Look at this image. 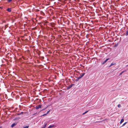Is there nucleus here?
Wrapping results in <instances>:
<instances>
[{
  "label": "nucleus",
  "instance_id": "obj_1",
  "mask_svg": "<svg viewBox=\"0 0 128 128\" xmlns=\"http://www.w3.org/2000/svg\"><path fill=\"white\" fill-rule=\"evenodd\" d=\"M42 105L41 104H39L36 107V109H38L41 108Z\"/></svg>",
  "mask_w": 128,
  "mask_h": 128
},
{
  "label": "nucleus",
  "instance_id": "obj_2",
  "mask_svg": "<svg viewBox=\"0 0 128 128\" xmlns=\"http://www.w3.org/2000/svg\"><path fill=\"white\" fill-rule=\"evenodd\" d=\"M109 58H108L106 59V60L102 63V64H104L109 60Z\"/></svg>",
  "mask_w": 128,
  "mask_h": 128
},
{
  "label": "nucleus",
  "instance_id": "obj_3",
  "mask_svg": "<svg viewBox=\"0 0 128 128\" xmlns=\"http://www.w3.org/2000/svg\"><path fill=\"white\" fill-rule=\"evenodd\" d=\"M47 125V123H44V125L41 128H45L46 127Z\"/></svg>",
  "mask_w": 128,
  "mask_h": 128
},
{
  "label": "nucleus",
  "instance_id": "obj_4",
  "mask_svg": "<svg viewBox=\"0 0 128 128\" xmlns=\"http://www.w3.org/2000/svg\"><path fill=\"white\" fill-rule=\"evenodd\" d=\"M74 85V84H72L70 85L68 87V89L70 88Z\"/></svg>",
  "mask_w": 128,
  "mask_h": 128
},
{
  "label": "nucleus",
  "instance_id": "obj_5",
  "mask_svg": "<svg viewBox=\"0 0 128 128\" xmlns=\"http://www.w3.org/2000/svg\"><path fill=\"white\" fill-rule=\"evenodd\" d=\"M16 125V124H15V123H13L11 127L12 128H13Z\"/></svg>",
  "mask_w": 128,
  "mask_h": 128
},
{
  "label": "nucleus",
  "instance_id": "obj_6",
  "mask_svg": "<svg viewBox=\"0 0 128 128\" xmlns=\"http://www.w3.org/2000/svg\"><path fill=\"white\" fill-rule=\"evenodd\" d=\"M124 121V119H122L120 121V124H121Z\"/></svg>",
  "mask_w": 128,
  "mask_h": 128
},
{
  "label": "nucleus",
  "instance_id": "obj_7",
  "mask_svg": "<svg viewBox=\"0 0 128 128\" xmlns=\"http://www.w3.org/2000/svg\"><path fill=\"white\" fill-rule=\"evenodd\" d=\"M126 70H125L123 71L121 73H120V74L119 75H121L122 74V73H124V72H126Z\"/></svg>",
  "mask_w": 128,
  "mask_h": 128
},
{
  "label": "nucleus",
  "instance_id": "obj_8",
  "mask_svg": "<svg viewBox=\"0 0 128 128\" xmlns=\"http://www.w3.org/2000/svg\"><path fill=\"white\" fill-rule=\"evenodd\" d=\"M54 126V125H50V126L48 128H52Z\"/></svg>",
  "mask_w": 128,
  "mask_h": 128
},
{
  "label": "nucleus",
  "instance_id": "obj_9",
  "mask_svg": "<svg viewBox=\"0 0 128 128\" xmlns=\"http://www.w3.org/2000/svg\"><path fill=\"white\" fill-rule=\"evenodd\" d=\"M114 64H114L113 63H112L110 65V66H109V67H111V66H112L114 65Z\"/></svg>",
  "mask_w": 128,
  "mask_h": 128
},
{
  "label": "nucleus",
  "instance_id": "obj_10",
  "mask_svg": "<svg viewBox=\"0 0 128 128\" xmlns=\"http://www.w3.org/2000/svg\"><path fill=\"white\" fill-rule=\"evenodd\" d=\"M23 113V112H22L20 113H18L17 114V115H20L21 114H22Z\"/></svg>",
  "mask_w": 128,
  "mask_h": 128
},
{
  "label": "nucleus",
  "instance_id": "obj_11",
  "mask_svg": "<svg viewBox=\"0 0 128 128\" xmlns=\"http://www.w3.org/2000/svg\"><path fill=\"white\" fill-rule=\"evenodd\" d=\"M118 107V108H120L121 107V106L120 105V104H118V106H117Z\"/></svg>",
  "mask_w": 128,
  "mask_h": 128
},
{
  "label": "nucleus",
  "instance_id": "obj_12",
  "mask_svg": "<svg viewBox=\"0 0 128 128\" xmlns=\"http://www.w3.org/2000/svg\"><path fill=\"white\" fill-rule=\"evenodd\" d=\"M7 11L8 12H10L11 11V9L10 8H8L7 9Z\"/></svg>",
  "mask_w": 128,
  "mask_h": 128
},
{
  "label": "nucleus",
  "instance_id": "obj_13",
  "mask_svg": "<svg viewBox=\"0 0 128 128\" xmlns=\"http://www.w3.org/2000/svg\"><path fill=\"white\" fill-rule=\"evenodd\" d=\"M85 74V73H84L82 74L81 75H80L82 77H83L84 76V75Z\"/></svg>",
  "mask_w": 128,
  "mask_h": 128
},
{
  "label": "nucleus",
  "instance_id": "obj_14",
  "mask_svg": "<svg viewBox=\"0 0 128 128\" xmlns=\"http://www.w3.org/2000/svg\"><path fill=\"white\" fill-rule=\"evenodd\" d=\"M88 110L86 112H85L84 113H83L82 114L83 115H84V114H86V113H87L88 112Z\"/></svg>",
  "mask_w": 128,
  "mask_h": 128
},
{
  "label": "nucleus",
  "instance_id": "obj_15",
  "mask_svg": "<svg viewBox=\"0 0 128 128\" xmlns=\"http://www.w3.org/2000/svg\"><path fill=\"white\" fill-rule=\"evenodd\" d=\"M78 79H80L82 77L80 75V76H78Z\"/></svg>",
  "mask_w": 128,
  "mask_h": 128
},
{
  "label": "nucleus",
  "instance_id": "obj_16",
  "mask_svg": "<svg viewBox=\"0 0 128 128\" xmlns=\"http://www.w3.org/2000/svg\"><path fill=\"white\" fill-rule=\"evenodd\" d=\"M29 126H26L23 127V128H28Z\"/></svg>",
  "mask_w": 128,
  "mask_h": 128
},
{
  "label": "nucleus",
  "instance_id": "obj_17",
  "mask_svg": "<svg viewBox=\"0 0 128 128\" xmlns=\"http://www.w3.org/2000/svg\"><path fill=\"white\" fill-rule=\"evenodd\" d=\"M126 123H127V122H126L124 123V124H122V126H124L125 125V124H126Z\"/></svg>",
  "mask_w": 128,
  "mask_h": 128
},
{
  "label": "nucleus",
  "instance_id": "obj_18",
  "mask_svg": "<svg viewBox=\"0 0 128 128\" xmlns=\"http://www.w3.org/2000/svg\"><path fill=\"white\" fill-rule=\"evenodd\" d=\"M71 52V51H70V50L69 51H67V52L68 53H70Z\"/></svg>",
  "mask_w": 128,
  "mask_h": 128
},
{
  "label": "nucleus",
  "instance_id": "obj_19",
  "mask_svg": "<svg viewBox=\"0 0 128 128\" xmlns=\"http://www.w3.org/2000/svg\"><path fill=\"white\" fill-rule=\"evenodd\" d=\"M47 114L46 113V114H43L42 116H45V115H46Z\"/></svg>",
  "mask_w": 128,
  "mask_h": 128
},
{
  "label": "nucleus",
  "instance_id": "obj_20",
  "mask_svg": "<svg viewBox=\"0 0 128 128\" xmlns=\"http://www.w3.org/2000/svg\"><path fill=\"white\" fill-rule=\"evenodd\" d=\"M79 79H78V78H77V79L76 80V81H78V80H79Z\"/></svg>",
  "mask_w": 128,
  "mask_h": 128
},
{
  "label": "nucleus",
  "instance_id": "obj_21",
  "mask_svg": "<svg viewBox=\"0 0 128 128\" xmlns=\"http://www.w3.org/2000/svg\"><path fill=\"white\" fill-rule=\"evenodd\" d=\"M48 53H52V52L50 51H48Z\"/></svg>",
  "mask_w": 128,
  "mask_h": 128
},
{
  "label": "nucleus",
  "instance_id": "obj_22",
  "mask_svg": "<svg viewBox=\"0 0 128 128\" xmlns=\"http://www.w3.org/2000/svg\"><path fill=\"white\" fill-rule=\"evenodd\" d=\"M50 110H48L47 112L46 113V114H48L49 112H50Z\"/></svg>",
  "mask_w": 128,
  "mask_h": 128
},
{
  "label": "nucleus",
  "instance_id": "obj_23",
  "mask_svg": "<svg viewBox=\"0 0 128 128\" xmlns=\"http://www.w3.org/2000/svg\"><path fill=\"white\" fill-rule=\"evenodd\" d=\"M12 0H8V1L9 2H11Z\"/></svg>",
  "mask_w": 128,
  "mask_h": 128
},
{
  "label": "nucleus",
  "instance_id": "obj_24",
  "mask_svg": "<svg viewBox=\"0 0 128 128\" xmlns=\"http://www.w3.org/2000/svg\"><path fill=\"white\" fill-rule=\"evenodd\" d=\"M76 50H77V51L78 50L77 49Z\"/></svg>",
  "mask_w": 128,
  "mask_h": 128
},
{
  "label": "nucleus",
  "instance_id": "obj_25",
  "mask_svg": "<svg viewBox=\"0 0 128 128\" xmlns=\"http://www.w3.org/2000/svg\"><path fill=\"white\" fill-rule=\"evenodd\" d=\"M0 128H1L0 127Z\"/></svg>",
  "mask_w": 128,
  "mask_h": 128
}]
</instances>
